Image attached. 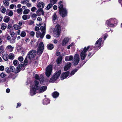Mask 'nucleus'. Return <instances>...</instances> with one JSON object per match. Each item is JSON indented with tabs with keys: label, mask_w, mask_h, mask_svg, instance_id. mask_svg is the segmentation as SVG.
<instances>
[{
	"label": "nucleus",
	"mask_w": 122,
	"mask_h": 122,
	"mask_svg": "<svg viewBox=\"0 0 122 122\" xmlns=\"http://www.w3.org/2000/svg\"><path fill=\"white\" fill-rule=\"evenodd\" d=\"M44 49V45L43 42H41L38 48L37 53L39 55H41L43 52Z\"/></svg>",
	"instance_id": "obj_8"
},
{
	"label": "nucleus",
	"mask_w": 122,
	"mask_h": 122,
	"mask_svg": "<svg viewBox=\"0 0 122 122\" xmlns=\"http://www.w3.org/2000/svg\"><path fill=\"white\" fill-rule=\"evenodd\" d=\"M26 33L24 31H22L20 34V36L22 37H25L26 36Z\"/></svg>",
	"instance_id": "obj_33"
},
{
	"label": "nucleus",
	"mask_w": 122,
	"mask_h": 122,
	"mask_svg": "<svg viewBox=\"0 0 122 122\" xmlns=\"http://www.w3.org/2000/svg\"><path fill=\"white\" fill-rule=\"evenodd\" d=\"M89 48H90V50H91L92 46H88L87 48L86 47L84 48L83 51H82L80 54V56L81 59L83 60L84 59L86 55V53L88 49Z\"/></svg>",
	"instance_id": "obj_6"
},
{
	"label": "nucleus",
	"mask_w": 122,
	"mask_h": 122,
	"mask_svg": "<svg viewBox=\"0 0 122 122\" xmlns=\"http://www.w3.org/2000/svg\"><path fill=\"white\" fill-rule=\"evenodd\" d=\"M15 33L14 32H12L10 33V34L11 35V36L12 38H13V37H14V36L15 35Z\"/></svg>",
	"instance_id": "obj_59"
},
{
	"label": "nucleus",
	"mask_w": 122,
	"mask_h": 122,
	"mask_svg": "<svg viewBox=\"0 0 122 122\" xmlns=\"http://www.w3.org/2000/svg\"><path fill=\"white\" fill-rule=\"evenodd\" d=\"M102 41V38H100L96 42L95 45L96 48H98L100 46Z\"/></svg>",
	"instance_id": "obj_14"
},
{
	"label": "nucleus",
	"mask_w": 122,
	"mask_h": 122,
	"mask_svg": "<svg viewBox=\"0 0 122 122\" xmlns=\"http://www.w3.org/2000/svg\"><path fill=\"white\" fill-rule=\"evenodd\" d=\"M26 5L28 7H31V4L28 3H27L26 4Z\"/></svg>",
	"instance_id": "obj_64"
},
{
	"label": "nucleus",
	"mask_w": 122,
	"mask_h": 122,
	"mask_svg": "<svg viewBox=\"0 0 122 122\" xmlns=\"http://www.w3.org/2000/svg\"><path fill=\"white\" fill-rule=\"evenodd\" d=\"M74 45V42H72L70 45L68 46L67 47V49H69L70 47L73 46Z\"/></svg>",
	"instance_id": "obj_42"
},
{
	"label": "nucleus",
	"mask_w": 122,
	"mask_h": 122,
	"mask_svg": "<svg viewBox=\"0 0 122 122\" xmlns=\"http://www.w3.org/2000/svg\"><path fill=\"white\" fill-rule=\"evenodd\" d=\"M35 77L36 79L39 80L40 78V76L39 77V76L37 74H36L35 75Z\"/></svg>",
	"instance_id": "obj_53"
},
{
	"label": "nucleus",
	"mask_w": 122,
	"mask_h": 122,
	"mask_svg": "<svg viewBox=\"0 0 122 122\" xmlns=\"http://www.w3.org/2000/svg\"><path fill=\"white\" fill-rule=\"evenodd\" d=\"M36 54V51L35 50L30 51L28 53L26 56V58L29 61H31L32 59L35 56Z\"/></svg>",
	"instance_id": "obj_3"
},
{
	"label": "nucleus",
	"mask_w": 122,
	"mask_h": 122,
	"mask_svg": "<svg viewBox=\"0 0 122 122\" xmlns=\"http://www.w3.org/2000/svg\"><path fill=\"white\" fill-rule=\"evenodd\" d=\"M21 32L20 31V30H18L16 32V34L18 35H19L20 34V33Z\"/></svg>",
	"instance_id": "obj_63"
},
{
	"label": "nucleus",
	"mask_w": 122,
	"mask_h": 122,
	"mask_svg": "<svg viewBox=\"0 0 122 122\" xmlns=\"http://www.w3.org/2000/svg\"><path fill=\"white\" fill-rule=\"evenodd\" d=\"M14 28L15 30H18L21 28V27L17 24H15L13 25Z\"/></svg>",
	"instance_id": "obj_25"
},
{
	"label": "nucleus",
	"mask_w": 122,
	"mask_h": 122,
	"mask_svg": "<svg viewBox=\"0 0 122 122\" xmlns=\"http://www.w3.org/2000/svg\"><path fill=\"white\" fill-rule=\"evenodd\" d=\"M69 40V39L67 37H65L63 40L62 44L63 46H64L66 45L68 42Z\"/></svg>",
	"instance_id": "obj_17"
},
{
	"label": "nucleus",
	"mask_w": 122,
	"mask_h": 122,
	"mask_svg": "<svg viewBox=\"0 0 122 122\" xmlns=\"http://www.w3.org/2000/svg\"><path fill=\"white\" fill-rule=\"evenodd\" d=\"M7 26V25L6 24L3 23L1 25V28L2 30H5Z\"/></svg>",
	"instance_id": "obj_29"
},
{
	"label": "nucleus",
	"mask_w": 122,
	"mask_h": 122,
	"mask_svg": "<svg viewBox=\"0 0 122 122\" xmlns=\"http://www.w3.org/2000/svg\"><path fill=\"white\" fill-rule=\"evenodd\" d=\"M53 5L51 4H49L46 7V9L48 10L50 8H51L52 6Z\"/></svg>",
	"instance_id": "obj_37"
},
{
	"label": "nucleus",
	"mask_w": 122,
	"mask_h": 122,
	"mask_svg": "<svg viewBox=\"0 0 122 122\" xmlns=\"http://www.w3.org/2000/svg\"><path fill=\"white\" fill-rule=\"evenodd\" d=\"M30 11V10H29L25 9L23 11V14L25 15L29 13Z\"/></svg>",
	"instance_id": "obj_32"
},
{
	"label": "nucleus",
	"mask_w": 122,
	"mask_h": 122,
	"mask_svg": "<svg viewBox=\"0 0 122 122\" xmlns=\"http://www.w3.org/2000/svg\"><path fill=\"white\" fill-rule=\"evenodd\" d=\"M45 26H41L40 27V30L42 33L45 32V34L46 33V25L44 24Z\"/></svg>",
	"instance_id": "obj_24"
},
{
	"label": "nucleus",
	"mask_w": 122,
	"mask_h": 122,
	"mask_svg": "<svg viewBox=\"0 0 122 122\" xmlns=\"http://www.w3.org/2000/svg\"><path fill=\"white\" fill-rule=\"evenodd\" d=\"M30 18V16L29 15H24L22 16V19L24 20L29 19Z\"/></svg>",
	"instance_id": "obj_30"
},
{
	"label": "nucleus",
	"mask_w": 122,
	"mask_h": 122,
	"mask_svg": "<svg viewBox=\"0 0 122 122\" xmlns=\"http://www.w3.org/2000/svg\"><path fill=\"white\" fill-rule=\"evenodd\" d=\"M37 81H35V86L33 87L30 90V94L31 96H33L35 94L36 91L40 87Z\"/></svg>",
	"instance_id": "obj_1"
},
{
	"label": "nucleus",
	"mask_w": 122,
	"mask_h": 122,
	"mask_svg": "<svg viewBox=\"0 0 122 122\" xmlns=\"http://www.w3.org/2000/svg\"><path fill=\"white\" fill-rule=\"evenodd\" d=\"M40 78L39 80V81L40 82V83H42L44 82V78L42 76H40Z\"/></svg>",
	"instance_id": "obj_36"
},
{
	"label": "nucleus",
	"mask_w": 122,
	"mask_h": 122,
	"mask_svg": "<svg viewBox=\"0 0 122 122\" xmlns=\"http://www.w3.org/2000/svg\"><path fill=\"white\" fill-rule=\"evenodd\" d=\"M37 15L35 14H33L31 16L32 19H34V18L35 19H36V18Z\"/></svg>",
	"instance_id": "obj_45"
},
{
	"label": "nucleus",
	"mask_w": 122,
	"mask_h": 122,
	"mask_svg": "<svg viewBox=\"0 0 122 122\" xmlns=\"http://www.w3.org/2000/svg\"><path fill=\"white\" fill-rule=\"evenodd\" d=\"M47 88L46 86H45L41 87L39 90V93H41L44 92L46 90Z\"/></svg>",
	"instance_id": "obj_16"
},
{
	"label": "nucleus",
	"mask_w": 122,
	"mask_h": 122,
	"mask_svg": "<svg viewBox=\"0 0 122 122\" xmlns=\"http://www.w3.org/2000/svg\"><path fill=\"white\" fill-rule=\"evenodd\" d=\"M63 5L61 4L59 5L58 8L59 13L62 17H64L67 15V12L66 9L63 8Z\"/></svg>",
	"instance_id": "obj_5"
},
{
	"label": "nucleus",
	"mask_w": 122,
	"mask_h": 122,
	"mask_svg": "<svg viewBox=\"0 0 122 122\" xmlns=\"http://www.w3.org/2000/svg\"><path fill=\"white\" fill-rule=\"evenodd\" d=\"M27 61H28L29 62H30L31 61H29L26 58H26L25 59L24 61V64L25 65H26L27 63Z\"/></svg>",
	"instance_id": "obj_50"
},
{
	"label": "nucleus",
	"mask_w": 122,
	"mask_h": 122,
	"mask_svg": "<svg viewBox=\"0 0 122 122\" xmlns=\"http://www.w3.org/2000/svg\"><path fill=\"white\" fill-rule=\"evenodd\" d=\"M29 2L28 0H22L21 1L20 3L22 4H25Z\"/></svg>",
	"instance_id": "obj_39"
},
{
	"label": "nucleus",
	"mask_w": 122,
	"mask_h": 122,
	"mask_svg": "<svg viewBox=\"0 0 122 122\" xmlns=\"http://www.w3.org/2000/svg\"><path fill=\"white\" fill-rule=\"evenodd\" d=\"M0 76V77L1 78H3L5 77L6 76V75L4 72H2V73H1Z\"/></svg>",
	"instance_id": "obj_43"
},
{
	"label": "nucleus",
	"mask_w": 122,
	"mask_h": 122,
	"mask_svg": "<svg viewBox=\"0 0 122 122\" xmlns=\"http://www.w3.org/2000/svg\"><path fill=\"white\" fill-rule=\"evenodd\" d=\"M52 65H49L46 69L45 74L47 77H49L52 73Z\"/></svg>",
	"instance_id": "obj_7"
},
{
	"label": "nucleus",
	"mask_w": 122,
	"mask_h": 122,
	"mask_svg": "<svg viewBox=\"0 0 122 122\" xmlns=\"http://www.w3.org/2000/svg\"><path fill=\"white\" fill-rule=\"evenodd\" d=\"M21 66L20 65H19L17 67V72H16V73H18L20 71V69L21 68Z\"/></svg>",
	"instance_id": "obj_46"
},
{
	"label": "nucleus",
	"mask_w": 122,
	"mask_h": 122,
	"mask_svg": "<svg viewBox=\"0 0 122 122\" xmlns=\"http://www.w3.org/2000/svg\"><path fill=\"white\" fill-rule=\"evenodd\" d=\"M35 30L36 31H37L40 30V28L36 26L35 28Z\"/></svg>",
	"instance_id": "obj_60"
},
{
	"label": "nucleus",
	"mask_w": 122,
	"mask_h": 122,
	"mask_svg": "<svg viewBox=\"0 0 122 122\" xmlns=\"http://www.w3.org/2000/svg\"><path fill=\"white\" fill-rule=\"evenodd\" d=\"M4 51V47L3 46H0V53H2Z\"/></svg>",
	"instance_id": "obj_44"
},
{
	"label": "nucleus",
	"mask_w": 122,
	"mask_h": 122,
	"mask_svg": "<svg viewBox=\"0 0 122 122\" xmlns=\"http://www.w3.org/2000/svg\"><path fill=\"white\" fill-rule=\"evenodd\" d=\"M57 18V16L56 15V14L54 13V14L53 15V17H52V18L53 19V20H56V19Z\"/></svg>",
	"instance_id": "obj_47"
},
{
	"label": "nucleus",
	"mask_w": 122,
	"mask_h": 122,
	"mask_svg": "<svg viewBox=\"0 0 122 122\" xmlns=\"http://www.w3.org/2000/svg\"><path fill=\"white\" fill-rule=\"evenodd\" d=\"M62 57L60 56H59L57 59L56 62L58 64H59L62 61Z\"/></svg>",
	"instance_id": "obj_28"
},
{
	"label": "nucleus",
	"mask_w": 122,
	"mask_h": 122,
	"mask_svg": "<svg viewBox=\"0 0 122 122\" xmlns=\"http://www.w3.org/2000/svg\"><path fill=\"white\" fill-rule=\"evenodd\" d=\"M10 68L11 71L13 72L14 71L15 69L13 66H10Z\"/></svg>",
	"instance_id": "obj_54"
},
{
	"label": "nucleus",
	"mask_w": 122,
	"mask_h": 122,
	"mask_svg": "<svg viewBox=\"0 0 122 122\" xmlns=\"http://www.w3.org/2000/svg\"><path fill=\"white\" fill-rule=\"evenodd\" d=\"M5 71L8 73H9L11 71L10 67L5 68Z\"/></svg>",
	"instance_id": "obj_40"
},
{
	"label": "nucleus",
	"mask_w": 122,
	"mask_h": 122,
	"mask_svg": "<svg viewBox=\"0 0 122 122\" xmlns=\"http://www.w3.org/2000/svg\"><path fill=\"white\" fill-rule=\"evenodd\" d=\"M45 4L43 2H40L37 5L38 8L40 9H42L44 8Z\"/></svg>",
	"instance_id": "obj_15"
},
{
	"label": "nucleus",
	"mask_w": 122,
	"mask_h": 122,
	"mask_svg": "<svg viewBox=\"0 0 122 122\" xmlns=\"http://www.w3.org/2000/svg\"><path fill=\"white\" fill-rule=\"evenodd\" d=\"M73 58L72 56H67L65 57V60L66 61H68L72 60Z\"/></svg>",
	"instance_id": "obj_20"
},
{
	"label": "nucleus",
	"mask_w": 122,
	"mask_h": 122,
	"mask_svg": "<svg viewBox=\"0 0 122 122\" xmlns=\"http://www.w3.org/2000/svg\"><path fill=\"white\" fill-rule=\"evenodd\" d=\"M50 103V100L49 99L46 98L43 100V103L44 104L47 105Z\"/></svg>",
	"instance_id": "obj_23"
},
{
	"label": "nucleus",
	"mask_w": 122,
	"mask_h": 122,
	"mask_svg": "<svg viewBox=\"0 0 122 122\" xmlns=\"http://www.w3.org/2000/svg\"><path fill=\"white\" fill-rule=\"evenodd\" d=\"M79 55L77 54H76L75 55L73 62V65H76L78 64L79 61Z\"/></svg>",
	"instance_id": "obj_10"
},
{
	"label": "nucleus",
	"mask_w": 122,
	"mask_h": 122,
	"mask_svg": "<svg viewBox=\"0 0 122 122\" xmlns=\"http://www.w3.org/2000/svg\"><path fill=\"white\" fill-rule=\"evenodd\" d=\"M14 48V47H13L10 45H8L6 47L7 50L11 52L12 51Z\"/></svg>",
	"instance_id": "obj_19"
},
{
	"label": "nucleus",
	"mask_w": 122,
	"mask_h": 122,
	"mask_svg": "<svg viewBox=\"0 0 122 122\" xmlns=\"http://www.w3.org/2000/svg\"><path fill=\"white\" fill-rule=\"evenodd\" d=\"M45 35V32L41 33L40 31H37L36 33V37L37 38L40 37L41 38H43Z\"/></svg>",
	"instance_id": "obj_11"
},
{
	"label": "nucleus",
	"mask_w": 122,
	"mask_h": 122,
	"mask_svg": "<svg viewBox=\"0 0 122 122\" xmlns=\"http://www.w3.org/2000/svg\"><path fill=\"white\" fill-rule=\"evenodd\" d=\"M61 72V70L56 71L50 79L49 82H54L59 77Z\"/></svg>",
	"instance_id": "obj_4"
},
{
	"label": "nucleus",
	"mask_w": 122,
	"mask_h": 122,
	"mask_svg": "<svg viewBox=\"0 0 122 122\" xmlns=\"http://www.w3.org/2000/svg\"><path fill=\"white\" fill-rule=\"evenodd\" d=\"M16 37H13L12 38V39L10 41V43H11L13 44L15 43V40L16 39Z\"/></svg>",
	"instance_id": "obj_34"
},
{
	"label": "nucleus",
	"mask_w": 122,
	"mask_h": 122,
	"mask_svg": "<svg viewBox=\"0 0 122 122\" xmlns=\"http://www.w3.org/2000/svg\"><path fill=\"white\" fill-rule=\"evenodd\" d=\"M18 61L16 60H15L13 61V63L14 65L15 66H16L18 65Z\"/></svg>",
	"instance_id": "obj_41"
},
{
	"label": "nucleus",
	"mask_w": 122,
	"mask_h": 122,
	"mask_svg": "<svg viewBox=\"0 0 122 122\" xmlns=\"http://www.w3.org/2000/svg\"><path fill=\"white\" fill-rule=\"evenodd\" d=\"M13 12L12 11H10L9 12L8 14L7 15L10 16H11L13 15Z\"/></svg>",
	"instance_id": "obj_48"
},
{
	"label": "nucleus",
	"mask_w": 122,
	"mask_h": 122,
	"mask_svg": "<svg viewBox=\"0 0 122 122\" xmlns=\"http://www.w3.org/2000/svg\"><path fill=\"white\" fill-rule=\"evenodd\" d=\"M18 59L20 61H22L23 60V58L22 56H20L18 58Z\"/></svg>",
	"instance_id": "obj_51"
},
{
	"label": "nucleus",
	"mask_w": 122,
	"mask_h": 122,
	"mask_svg": "<svg viewBox=\"0 0 122 122\" xmlns=\"http://www.w3.org/2000/svg\"><path fill=\"white\" fill-rule=\"evenodd\" d=\"M36 13L37 16H40L41 15H44V11L42 9H38Z\"/></svg>",
	"instance_id": "obj_12"
},
{
	"label": "nucleus",
	"mask_w": 122,
	"mask_h": 122,
	"mask_svg": "<svg viewBox=\"0 0 122 122\" xmlns=\"http://www.w3.org/2000/svg\"><path fill=\"white\" fill-rule=\"evenodd\" d=\"M36 9V8L35 7H32L31 9V11L34 12V11Z\"/></svg>",
	"instance_id": "obj_56"
},
{
	"label": "nucleus",
	"mask_w": 122,
	"mask_h": 122,
	"mask_svg": "<svg viewBox=\"0 0 122 122\" xmlns=\"http://www.w3.org/2000/svg\"><path fill=\"white\" fill-rule=\"evenodd\" d=\"M61 30L60 25L58 24L56 25L53 30L54 36L56 37H58L60 34Z\"/></svg>",
	"instance_id": "obj_2"
},
{
	"label": "nucleus",
	"mask_w": 122,
	"mask_h": 122,
	"mask_svg": "<svg viewBox=\"0 0 122 122\" xmlns=\"http://www.w3.org/2000/svg\"><path fill=\"white\" fill-rule=\"evenodd\" d=\"M71 64V63L69 62L67 63L64 67V70L65 71H66L69 69L70 67Z\"/></svg>",
	"instance_id": "obj_18"
},
{
	"label": "nucleus",
	"mask_w": 122,
	"mask_h": 122,
	"mask_svg": "<svg viewBox=\"0 0 122 122\" xmlns=\"http://www.w3.org/2000/svg\"><path fill=\"white\" fill-rule=\"evenodd\" d=\"M6 11V9L3 8L1 10V12L3 13H5Z\"/></svg>",
	"instance_id": "obj_62"
},
{
	"label": "nucleus",
	"mask_w": 122,
	"mask_h": 122,
	"mask_svg": "<svg viewBox=\"0 0 122 122\" xmlns=\"http://www.w3.org/2000/svg\"><path fill=\"white\" fill-rule=\"evenodd\" d=\"M50 1L52 4L53 5L54 4H55L57 1L56 0H51Z\"/></svg>",
	"instance_id": "obj_52"
},
{
	"label": "nucleus",
	"mask_w": 122,
	"mask_h": 122,
	"mask_svg": "<svg viewBox=\"0 0 122 122\" xmlns=\"http://www.w3.org/2000/svg\"><path fill=\"white\" fill-rule=\"evenodd\" d=\"M69 72L67 71L62 74L61 76V80L64 79L66 78L68 76Z\"/></svg>",
	"instance_id": "obj_13"
},
{
	"label": "nucleus",
	"mask_w": 122,
	"mask_h": 122,
	"mask_svg": "<svg viewBox=\"0 0 122 122\" xmlns=\"http://www.w3.org/2000/svg\"><path fill=\"white\" fill-rule=\"evenodd\" d=\"M116 20L115 19H111L109 20H107L106 21V23L108 25H109L110 26L112 27L114 26L113 24H111V23H116L117 22Z\"/></svg>",
	"instance_id": "obj_9"
},
{
	"label": "nucleus",
	"mask_w": 122,
	"mask_h": 122,
	"mask_svg": "<svg viewBox=\"0 0 122 122\" xmlns=\"http://www.w3.org/2000/svg\"><path fill=\"white\" fill-rule=\"evenodd\" d=\"M3 3L6 6H8L9 5V2L7 1L6 0H4Z\"/></svg>",
	"instance_id": "obj_38"
},
{
	"label": "nucleus",
	"mask_w": 122,
	"mask_h": 122,
	"mask_svg": "<svg viewBox=\"0 0 122 122\" xmlns=\"http://www.w3.org/2000/svg\"><path fill=\"white\" fill-rule=\"evenodd\" d=\"M76 71H77L76 70H73L71 72V75H73Z\"/></svg>",
	"instance_id": "obj_58"
},
{
	"label": "nucleus",
	"mask_w": 122,
	"mask_h": 122,
	"mask_svg": "<svg viewBox=\"0 0 122 122\" xmlns=\"http://www.w3.org/2000/svg\"><path fill=\"white\" fill-rule=\"evenodd\" d=\"M22 9L20 8L17 9V13L19 14H21L22 13Z\"/></svg>",
	"instance_id": "obj_35"
},
{
	"label": "nucleus",
	"mask_w": 122,
	"mask_h": 122,
	"mask_svg": "<svg viewBox=\"0 0 122 122\" xmlns=\"http://www.w3.org/2000/svg\"><path fill=\"white\" fill-rule=\"evenodd\" d=\"M10 18V17L9 16H6L4 17V21L5 22L7 23L9 21Z\"/></svg>",
	"instance_id": "obj_21"
},
{
	"label": "nucleus",
	"mask_w": 122,
	"mask_h": 122,
	"mask_svg": "<svg viewBox=\"0 0 122 122\" xmlns=\"http://www.w3.org/2000/svg\"><path fill=\"white\" fill-rule=\"evenodd\" d=\"M4 69V67L3 66H0V70L1 71H3Z\"/></svg>",
	"instance_id": "obj_57"
},
{
	"label": "nucleus",
	"mask_w": 122,
	"mask_h": 122,
	"mask_svg": "<svg viewBox=\"0 0 122 122\" xmlns=\"http://www.w3.org/2000/svg\"><path fill=\"white\" fill-rule=\"evenodd\" d=\"M54 98H57L59 95V93L57 92H53L52 94Z\"/></svg>",
	"instance_id": "obj_26"
},
{
	"label": "nucleus",
	"mask_w": 122,
	"mask_h": 122,
	"mask_svg": "<svg viewBox=\"0 0 122 122\" xmlns=\"http://www.w3.org/2000/svg\"><path fill=\"white\" fill-rule=\"evenodd\" d=\"M47 48L48 49L51 50L53 48L54 46L53 44H49L47 46Z\"/></svg>",
	"instance_id": "obj_27"
},
{
	"label": "nucleus",
	"mask_w": 122,
	"mask_h": 122,
	"mask_svg": "<svg viewBox=\"0 0 122 122\" xmlns=\"http://www.w3.org/2000/svg\"><path fill=\"white\" fill-rule=\"evenodd\" d=\"M30 34L32 36H34L35 34V32L33 31H32L30 32Z\"/></svg>",
	"instance_id": "obj_55"
},
{
	"label": "nucleus",
	"mask_w": 122,
	"mask_h": 122,
	"mask_svg": "<svg viewBox=\"0 0 122 122\" xmlns=\"http://www.w3.org/2000/svg\"><path fill=\"white\" fill-rule=\"evenodd\" d=\"M8 57L9 59L13 60L14 58V55L12 53H10L9 54Z\"/></svg>",
	"instance_id": "obj_31"
},
{
	"label": "nucleus",
	"mask_w": 122,
	"mask_h": 122,
	"mask_svg": "<svg viewBox=\"0 0 122 122\" xmlns=\"http://www.w3.org/2000/svg\"><path fill=\"white\" fill-rule=\"evenodd\" d=\"M15 5L13 4H11L10 5V8L11 9H13Z\"/></svg>",
	"instance_id": "obj_61"
},
{
	"label": "nucleus",
	"mask_w": 122,
	"mask_h": 122,
	"mask_svg": "<svg viewBox=\"0 0 122 122\" xmlns=\"http://www.w3.org/2000/svg\"><path fill=\"white\" fill-rule=\"evenodd\" d=\"M34 23V22L32 20H30L28 21V24L29 25H31L33 24Z\"/></svg>",
	"instance_id": "obj_49"
},
{
	"label": "nucleus",
	"mask_w": 122,
	"mask_h": 122,
	"mask_svg": "<svg viewBox=\"0 0 122 122\" xmlns=\"http://www.w3.org/2000/svg\"><path fill=\"white\" fill-rule=\"evenodd\" d=\"M8 54L6 53L3 55L2 57L3 58L5 61H7L8 60Z\"/></svg>",
	"instance_id": "obj_22"
}]
</instances>
